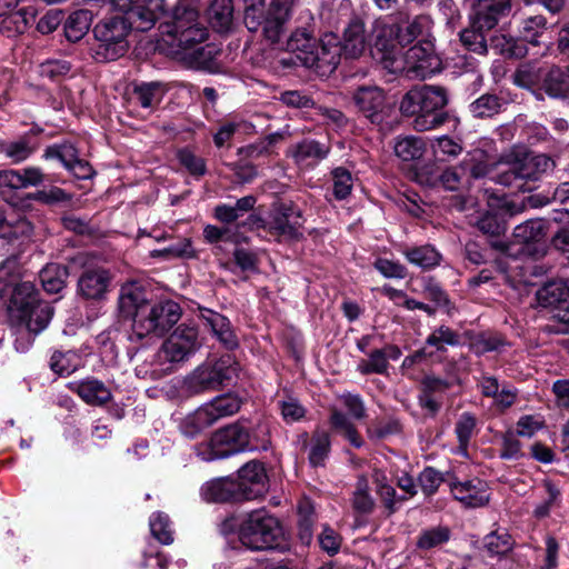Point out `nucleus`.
<instances>
[{
  "label": "nucleus",
  "instance_id": "obj_1",
  "mask_svg": "<svg viewBox=\"0 0 569 569\" xmlns=\"http://www.w3.org/2000/svg\"><path fill=\"white\" fill-rule=\"evenodd\" d=\"M9 321L16 335V349L26 351L36 336L43 331L49 325L53 308L39 299L34 284L30 281L18 283L10 299L8 308Z\"/></svg>",
  "mask_w": 569,
  "mask_h": 569
},
{
  "label": "nucleus",
  "instance_id": "obj_2",
  "mask_svg": "<svg viewBox=\"0 0 569 569\" xmlns=\"http://www.w3.org/2000/svg\"><path fill=\"white\" fill-rule=\"evenodd\" d=\"M194 8L179 6L173 11L172 22L167 24V33L174 52L198 64H206L214 53L213 46H200L208 38L207 29L198 21Z\"/></svg>",
  "mask_w": 569,
  "mask_h": 569
},
{
  "label": "nucleus",
  "instance_id": "obj_3",
  "mask_svg": "<svg viewBox=\"0 0 569 569\" xmlns=\"http://www.w3.org/2000/svg\"><path fill=\"white\" fill-rule=\"evenodd\" d=\"M448 92L439 86H417L402 97L399 110L406 117H413L417 131H429L441 127L448 113L441 110L448 104Z\"/></svg>",
  "mask_w": 569,
  "mask_h": 569
},
{
  "label": "nucleus",
  "instance_id": "obj_4",
  "mask_svg": "<svg viewBox=\"0 0 569 569\" xmlns=\"http://www.w3.org/2000/svg\"><path fill=\"white\" fill-rule=\"evenodd\" d=\"M503 159L509 168L498 174L497 181L521 192L532 191L536 182L556 167V161L551 157L523 149H512Z\"/></svg>",
  "mask_w": 569,
  "mask_h": 569
},
{
  "label": "nucleus",
  "instance_id": "obj_5",
  "mask_svg": "<svg viewBox=\"0 0 569 569\" xmlns=\"http://www.w3.org/2000/svg\"><path fill=\"white\" fill-rule=\"evenodd\" d=\"M270 447L268 429H217L207 443L206 460L221 459L249 449L267 450Z\"/></svg>",
  "mask_w": 569,
  "mask_h": 569
},
{
  "label": "nucleus",
  "instance_id": "obj_6",
  "mask_svg": "<svg viewBox=\"0 0 569 569\" xmlns=\"http://www.w3.org/2000/svg\"><path fill=\"white\" fill-rule=\"evenodd\" d=\"M239 540L251 550H268L279 546L283 536L279 520L266 509L249 512L239 525Z\"/></svg>",
  "mask_w": 569,
  "mask_h": 569
},
{
  "label": "nucleus",
  "instance_id": "obj_7",
  "mask_svg": "<svg viewBox=\"0 0 569 569\" xmlns=\"http://www.w3.org/2000/svg\"><path fill=\"white\" fill-rule=\"evenodd\" d=\"M442 60L436 52L431 40H422L410 47L388 63V70L392 73H403L411 80H425L440 72Z\"/></svg>",
  "mask_w": 569,
  "mask_h": 569
},
{
  "label": "nucleus",
  "instance_id": "obj_8",
  "mask_svg": "<svg viewBox=\"0 0 569 569\" xmlns=\"http://www.w3.org/2000/svg\"><path fill=\"white\" fill-rule=\"evenodd\" d=\"M238 372V365L230 357L198 366L183 380L188 395L218 391L226 387Z\"/></svg>",
  "mask_w": 569,
  "mask_h": 569
},
{
  "label": "nucleus",
  "instance_id": "obj_9",
  "mask_svg": "<svg viewBox=\"0 0 569 569\" xmlns=\"http://www.w3.org/2000/svg\"><path fill=\"white\" fill-rule=\"evenodd\" d=\"M180 318L181 308L177 302L160 301L149 306L146 312L138 313V318L132 323V333L139 339L150 335L160 337L169 331Z\"/></svg>",
  "mask_w": 569,
  "mask_h": 569
},
{
  "label": "nucleus",
  "instance_id": "obj_10",
  "mask_svg": "<svg viewBox=\"0 0 569 569\" xmlns=\"http://www.w3.org/2000/svg\"><path fill=\"white\" fill-rule=\"evenodd\" d=\"M134 29L132 22L124 17H113L100 21L93 28V33L99 42L97 54L107 60H116L122 57L128 48V34Z\"/></svg>",
  "mask_w": 569,
  "mask_h": 569
},
{
  "label": "nucleus",
  "instance_id": "obj_11",
  "mask_svg": "<svg viewBox=\"0 0 569 569\" xmlns=\"http://www.w3.org/2000/svg\"><path fill=\"white\" fill-rule=\"evenodd\" d=\"M200 347L198 330L193 326H178L162 343L158 358L160 361L177 363L187 360Z\"/></svg>",
  "mask_w": 569,
  "mask_h": 569
},
{
  "label": "nucleus",
  "instance_id": "obj_12",
  "mask_svg": "<svg viewBox=\"0 0 569 569\" xmlns=\"http://www.w3.org/2000/svg\"><path fill=\"white\" fill-rule=\"evenodd\" d=\"M139 31L150 30L164 13V0H110Z\"/></svg>",
  "mask_w": 569,
  "mask_h": 569
},
{
  "label": "nucleus",
  "instance_id": "obj_13",
  "mask_svg": "<svg viewBox=\"0 0 569 569\" xmlns=\"http://www.w3.org/2000/svg\"><path fill=\"white\" fill-rule=\"evenodd\" d=\"M309 54L303 56V66L313 69L320 76L336 70L341 57V44L335 33H326L312 46Z\"/></svg>",
  "mask_w": 569,
  "mask_h": 569
},
{
  "label": "nucleus",
  "instance_id": "obj_14",
  "mask_svg": "<svg viewBox=\"0 0 569 569\" xmlns=\"http://www.w3.org/2000/svg\"><path fill=\"white\" fill-rule=\"evenodd\" d=\"M239 409L240 400L236 396H220L189 415L186 427H207L234 415Z\"/></svg>",
  "mask_w": 569,
  "mask_h": 569
},
{
  "label": "nucleus",
  "instance_id": "obj_15",
  "mask_svg": "<svg viewBox=\"0 0 569 569\" xmlns=\"http://www.w3.org/2000/svg\"><path fill=\"white\" fill-rule=\"evenodd\" d=\"M243 501L262 498L269 490V478L264 463L251 460L237 472L236 478Z\"/></svg>",
  "mask_w": 569,
  "mask_h": 569
},
{
  "label": "nucleus",
  "instance_id": "obj_16",
  "mask_svg": "<svg viewBox=\"0 0 569 569\" xmlns=\"http://www.w3.org/2000/svg\"><path fill=\"white\" fill-rule=\"evenodd\" d=\"M301 210L291 203H281L273 210L268 231L271 234L297 239L301 236Z\"/></svg>",
  "mask_w": 569,
  "mask_h": 569
},
{
  "label": "nucleus",
  "instance_id": "obj_17",
  "mask_svg": "<svg viewBox=\"0 0 569 569\" xmlns=\"http://www.w3.org/2000/svg\"><path fill=\"white\" fill-rule=\"evenodd\" d=\"M449 486L455 499L466 507L479 508L489 502L488 486L479 478L450 482Z\"/></svg>",
  "mask_w": 569,
  "mask_h": 569
},
{
  "label": "nucleus",
  "instance_id": "obj_18",
  "mask_svg": "<svg viewBox=\"0 0 569 569\" xmlns=\"http://www.w3.org/2000/svg\"><path fill=\"white\" fill-rule=\"evenodd\" d=\"M201 493L208 502L238 503L243 501L239 485L233 477H222L208 481L202 487Z\"/></svg>",
  "mask_w": 569,
  "mask_h": 569
},
{
  "label": "nucleus",
  "instance_id": "obj_19",
  "mask_svg": "<svg viewBox=\"0 0 569 569\" xmlns=\"http://www.w3.org/2000/svg\"><path fill=\"white\" fill-rule=\"evenodd\" d=\"M353 100L359 110L372 123H380L383 119L385 110V94L378 87H362L359 88L355 94Z\"/></svg>",
  "mask_w": 569,
  "mask_h": 569
},
{
  "label": "nucleus",
  "instance_id": "obj_20",
  "mask_svg": "<svg viewBox=\"0 0 569 569\" xmlns=\"http://www.w3.org/2000/svg\"><path fill=\"white\" fill-rule=\"evenodd\" d=\"M118 305L122 316L131 317L132 321L149 307L146 291L137 282H127L121 287Z\"/></svg>",
  "mask_w": 569,
  "mask_h": 569
},
{
  "label": "nucleus",
  "instance_id": "obj_21",
  "mask_svg": "<svg viewBox=\"0 0 569 569\" xmlns=\"http://www.w3.org/2000/svg\"><path fill=\"white\" fill-rule=\"evenodd\" d=\"M200 318L210 328L213 336L227 348L238 347V339L229 319L211 309H201Z\"/></svg>",
  "mask_w": 569,
  "mask_h": 569
},
{
  "label": "nucleus",
  "instance_id": "obj_22",
  "mask_svg": "<svg viewBox=\"0 0 569 569\" xmlns=\"http://www.w3.org/2000/svg\"><path fill=\"white\" fill-rule=\"evenodd\" d=\"M510 10V0H477L475 4L476 26L491 30L500 16Z\"/></svg>",
  "mask_w": 569,
  "mask_h": 569
},
{
  "label": "nucleus",
  "instance_id": "obj_23",
  "mask_svg": "<svg viewBox=\"0 0 569 569\" xmlns=\"http://www.w3.org/2000/svg\"><path fill=\"white\" fill-rule=\"evenodd\" d=\"M68 388L90 406H102L111 399V391L103 382L97 379H88L81 382H69Z\"/></svg>",
  "mask_w": 569,
  "mask_h": 569
},
{
  "label": "nucleus",
  "instance_id": "obj_24",
  "mask_svg": "<svg viewBox=\"0 0 569 569\" xmlns=\"http://www.w3.org/2000/svg\"><path fill=\"white\" fill-rule=\"evenodd\" d=\"M109 281V273L104 269L87 270L78 281V289L87 299H100L107 292Z\"/></svg>",
  "mask_w": 569,
  "mask_h": 569
},
{
  "label": "nucleus",
  "instance_id": "obj_25",
  "mask_svg": "<svg viewBox=\"0 0 569 569\" xmlns=\"http://www.w3.org/2000/svg\"><path fill=\"white\" fill-rule=\"evenodd\" d=\"M366 48L367 37L365 23L360 19H353L345 30L341 53L343 52L346 57L353 59L360 57Z\"/></svg>",
  "mask_w": 569,
  "mask_h": 569
},
{
  "label": "nucleus",
  "instance_id": "obj_26",
  "mask_svg": "<svg viewBox=\"0 0 569 569\" xmlns=\"http://www.w3.org/2000/svg\"><path fill=\"white\" fill-rule=\"evenodd\" d=\"M330 147L313 139H303L291 148V156L297 163L321 161L327 158Z\"/></svg>",
  "mask_w": 569,
  "mask_h": 569
},
{
  "label": "nucleus",
  "instance_id": "obj_27",
  "mask_svg": "<svg viewBox=\"0 0 569 569\" xmlns=\"http://www.w3.org/2000/svg\"><path fill=\"white\" fill-rule=\"evenodd\" d=\"M401 252L409 263L425 270L440 264L441 254L430 244L406 247Z\"/></svg>",
  "mask_w": 569,
  "mask_h": 569
},
{
  "label": "nucleus",
  "instance_id": "obj_28",
  "mask_svg": "<svg viewBox=\"0 0 569 569\" xmlns=\"http://www.w3.org/2000/svg\"><path fill=\"white\" fill-rule=\"evenodd\" d=\"M289 18L286 12L270 8L268 13H262L260 28L262 36L270 43H278L284 32V24Z\"/></svg>",
  "mask_w": 569,
  "mask_h": 569
},
{
  "label": "nucleus",
  "instance_id": "obj_29",
  "mask_svg": "<svg viewBox=\"0 0 569 569\" xmlns=\"http://www.w3.org/2000/svg\"><path fill=\"white\" fill-rule=\"evenodd\" d=\"M208 18L213 29L219 32L228 31L233 21L232 0H212L208 9Z\"/></svg>",
  "mask_w": 569,
  "mask_h": 569
},
{
  "label": "nucleus",
  "instance_id": "obj_30",
  "mask_svg": "<svg viewBox=\"0 0 569 569\" xmlns=\"http://www.w3.org/2000/svg\"><path fill=\"white\" fill-rule=\"evenodd\" d=\"M92 22V14L89 10H77L72 12L64 22V34L71 42L81 40Z\"/></svg>",
  "mask_w": 569,
  "mask_h": 569
},
{
  "label": "nucleus",
  "instance_id": "obj_31",
  "mask_svg": "<svg viewBox=\"0 0 569 569\" xmlns=\"http://www.w3.org/2000/svg\"><path fill=\"white\" fill-rule=\"evenodd\" d=\"M507 104V101L495 93H485L469 106V111L475 118H491L498 114Z\"/></svg>",
  "mask_w": 569,
  "mask_h": 569
},
{
  "label": "nucleus",
  "instance_id": "obj_32",
  "mask_svg": "<svg viewBox=\"0 0 569 569\" xmlns=\"http://www.w3.org/2000/svg\"><path fill=\"white\" fill-rule=\"evenodd\" d=\"M393 150L401 160L413 161L422 158L426 152V143L422 138L416 136L398 137Z\"/></svg>",
  "mask_w": 569,
  "mask_h": 569
},
{
  "label": "nucleus",
  "instance_id": "obj_33",
  "mask_svg": "<svg viewBox=\"0 0 569 569\" xmlns=\"http://www.w3.org/2000/svg\"><path fill=\"white\" fill-rule=\"evenodd\" d=\"M393 34L392 28L383 27L380 33L377 36L375 46H373V56L380 60L383 68L388 70V63L395 59L400 58V52L397 49V46L393 40L387 39V36L391 37Z\"/></svg>",
  "mask_w": 569,
  "mask_h": 569
},
{
  "label": "nucleus",
  "instance_id": "obj_34",
  "mask_svg": "<svg viewBox=\"0 0 569 569\" xmlns=\"http://www.w3.org/2000/svg\"><path fill=\"white\" fill-rule=\"evenodd\" d=\"M40 281L43 289L49 293L60 292L68 278V270L64 266L49 263L40 271Z\"/></svg>",
  "mask_w": 569,
  "mask_h": 569
},
{
  "label": "nucleus",
  "instance_id": "obj_35",
  "mask_svg": "<svg viewBox=\"0 0 569 569\" xmlns=\"http://www.w3.org/2000/svg\"><path fill=\"white\" fill-rule=\"evenodd\" d=\"M256 198L253 196H246L237 200L234 206L219 204L214 209V217L224 223H231L246 212L253 209Z\"/></svg>",
  "mask_w": 569,
  "mask_h": 569
},
{
  "label": "nucleus",
  "instance_id": "obj_36",
  "mask_svg": "<svg viewBox=\"0 0 569 569\" xmlns=\"http://www.w3.org/2000/svg\"><path fill=\"white\" fill-rule=\"evenodd\" d=\"M513 546L515 541L506 530L492 531L483 540V549L489 557H505L513 549Z\"/></svg>",
  "mask_w": 569,
  "mask_h": 569
},
{
  "label": "nucleus",
  "instance_id": "obj_37",
  "mask_svg": "<svg viewBox=\"0 0 569 569\" xmlns=\"http://www.w3.org/2000/svg\"><path fill=\"white\" fill-rule=\"evenodd\" d=\"M164 92L163 83L158 81L143 82L133 89V96L142 108H152L159 104Z\"/></svg>",
  "mask_w": 569,
  "mask_h": 569
},
{
  "label": "nucleus",
  "instance_id": "obj_38",
  "mask_svg": "<svg viewBox=\"0 0 569 569\" xmlns=\"http://www.w3.org/2000/svg\"><path fill=\"white\" fill-rule=\"evenodd\" d=\"M315 42L311 31L307 28H298L287 40V50L296 53L297 59L303 64V56L310 53Z\"/></svg>",
  "mask_w": 569,
  "mask_h": 569
},
{
  "label": "nucleus",
  "instance_id": "obj_39",
  "mask_svg": "<svg viewBox=\"0 0 569 569\" xmlns=\"http://www.w3.org/2000/svg\"><path fill=\"white\" fill-rule=\"evenodd\" d=\"M520 436L532 437L533 429L508 430L502 435L500 457L502 459H518L522 456Z\"/></svg>",
  "mask_w": 569,
  "mask_h": 569
},
{
  "label": "nucleus",
  "instance_id": "obj_40",
  "mask_svg": "<svg viewBox=\"0 0 569 569\" xmlns=\"http://www.w3.org/2000/svg\"><path fill=\"white\" fill-rule=\"evenodd\" d=\"M34 146L31 144V140L27 137L0 143V151L14 163L24 161L34 152Z\"/></svg>",
  "mask_w": 569,
  "mask_h": 569
},
{
  "label": "nucleus",
  "instance_id": "obj_41",
  "mask_svg": "<svg viewBox=\"0 0 569 569\" xmlns=\"http://www.w3.org/2000/svg\"><path fill=\"white\" fill-rule=\"evenodd\" d=\"M80 366L81 359L73 351H54L50 358V369L59 376H69Z\"/></svg>",
  "mask_w": 569,
  "mask_h": 569
},
{
  "label": "nucleus",
  "instance_id": "obj_42",
  "mask_svg": "<svg viewBox=\"0 0 569 569\" xmlns=\"http://www.w3.org/2000/svg\"><path fill=\"white\" fill-rule=\"evenodd\" d=\"M459 345V333L448 326H439L426 339V346L435 348L437 351H446L447 347Z\"/></svg>",
  "mask_w": 569,
  "mask_h": 569
},
{
  "label": "nucleus",
  "instance_id": "obj_43",
  "mask_svg": "<svg viewBox=\"0 0 569 569\" xmlns=\"http://www.w3.org/2000/svg\"><path fill=\"white\" fill-rule=\"evenodd\" d=\"M539 298L549 306L566 302L569 299V281L557 279L548 282L539 291Z\"/></svg>",
  "mask_w": 569,
  "mask_h": 569
},
{
  "label": "nucleus",
  "instance_id": "obj_44",
  "mask_svg": "<svg viewBox=\"0 0 569 569\" xmlns=\"http://www.w3.org/2000/svg\"><path fill=\"white\" fill-rule=\"evenodd\" d=\"M298 535L301 542L306 546L312 540V527L315 523L313 507L309 501H302L298 507Z\"/></svg>",
  "mask_w": 569,
  "mask_h": 569
},
{
  "label": "nucleus",
  "instance_id": "obj_45",
  "mask_svg": "<svg viewBox=\"0 0 569 569\" xmlns=\"http://www.w3.org/2000/svg\"><path fill=\"white\" fill-rule=\"evenodd\" d=\"M431 19L429 16L419 14L417 16L405 29H398L397 39L398 43L407 44L413 41L416 38L421 36L425 31L431 27Z\"/></svg>",
  "mask_w": 569,
  "mask_h": 569
},
{
  "label": "nucleus",
  "instance_id": "obj_46",
  "mask_svg": "<svg viewBox=\"0 0 569 569\" xmlns=\"http://www.w3.org/2000/svg\"><path fill=\"white\" fill-rule=\"evenodd\" d=\"M312 445L309 452V461L313 467L323 466L330 451V439L328 432L316 431L312 436Z\"/></svg>",
  "mask_w": 569,
  "mask_h": 569
},
{
  "label": "nucleus",
  "instance_id": "obj_47",
  "mask_svg": "<svg viewBox=\"0 0 569 569\" xmlns=\"http://www.w3.org/2000/svg\"><path fill=\"white\" fill-rule=\"evenodd\" d=\"M450 539V530L438 526L422 531L417 540L419 549L429 550L446 543Z\"/></svg>",
  "mask_w": 569,
  "mask_h": 569
},
{
  "label": "nucleus",
  "instance_id": "obj_48",
  "mask_svg": "<svg viewBox=\"0 0 569 569\" xmlns=\"http://www.w3.org/2000/svg\"><path fill=\"white\" fill-rule=\"evenodd\" d=\"M485 29H479L476 26V19L473 20L472 28L465 29L460 32V40L462 44L472 52L478 54L487 53L486 38L482 33Z\"/></svg>",
  "mask_w": 569,
  "mask_h": 569
},
{
  "label": "nucleus",
  "instance_id": "obj_49",
  "mask_svg": "<svg viewBox=\"0 0 569 569\" xmlns=\"http://www.w3.org/2000/svg\"><path fill=\"white\" fill-rule=\"evenodd\" d=\"M150 530L152 536L162 545L173 542L172 530L170 528V519L162 512H157L150 518Z\"/></svg>",
  "mask_w": 569,
  "mask_h": 569
},
{
  "label": "nucleus",
  "instance_id": "obj_50",
  "mask_svg": "<svg viewBox=\"0 0 569 569\" xmlns=\"http://www.w3.org/2000/svg\"><path fill=\"white\" fill-rule=\"evenodd\" d=\"M375 500L368 491V482L361 478L357 483V489L353 492L352 507L356 512L368 515L375 509Z\"/></svg>",
  "mask_w": 569,
  "mask_h": 569
},
{
  "label": "nucleus",
  "instance_id": "obj_51",
  "mask_svg": "<svg viewBox=\"0 0 569 569\" xmlns=\"http://www.w3.org/2000/svg\"><path fill=\"white\" fill-rule=\"evenodd\" d=\"M542 234L543 226L540 220H528L518 224L513 230V237L520 243L537 241Z\"/></svg>",
  "mask_w": 569,
  "mask_h": 569
},
{
  "label": "nucleus",
  "instance_id": "obj_52",
  "mask_svg": "<svg viewBox=\"0 0 569 569\" xmlns=\"http://www.w3.org/2000/svg\"><path fill=\"white\" fill-rule=\"evenodd\" d=\"M244 24L250 32L260 29L262 13L264 12V0H243Z\"/></svg>",
  "mask_w": 569,
  "mask_h": 569
},
{
  "label": "nucleus",
  "instance_id": "obj_53",
  "mask_svg": "<svg viewBox=\"0 0 569 569\" xmlns=\"http://www.w3.org/2000/svg\"><path fill=\"white\" fill-rule=\"evenodd\" d=\"M388 368L387 353L382 349H376L369 353V359L358 365L362 375L383 373Z\"/></svg>",
  "mask_w": 569,
  "mask_h": 569
},
{
  "label": "nucleus",
  "instance_id": "obj_54",
  "mask_svg": "<svg viewBox=\"0 0 569 569\" xmlns=\"http://www.w3.org/2000/svg\"><path fill=\"white\" fill-rule=\"evenodd\" d=\"M332 181L336 199H346L350 194L353 186L351 173L345 168H336L332 171Z\"/></svg>",
  "mask_w": 569,
  "mask_h": 569
},
{
  "label": "nucleus",
  "instance_id": "obj_55",
  "mask_svg": "<svg viewBox=\"0 0 569 569\" xmlns=\"http://www.w3.org/2000/svg\"><path fill=\"white\" fill-rule=\"evenodd\" d=\"M422 292L426 298L435 302L437 307H446L449 298L440 283L433 277H423L421 279Z\"/></svg>",
  "mask_w": 569,
  "mask_h": 569
},
{
  "label": "nucleus",
  "instance_id": "obj_56",
  "mask_svg": "<svg viewBox=\"0 0 569 569\" xmlns=\"http://www.w3.org/2000/svg\"><path fill=\"white\" fill-rule=\"evenodd\" d=\"M421 490L425 495H433L443 482L442 475L432 467L425 468L418 478Z\"/></svg>",
  "mask_w": 569,
  "mask_h": 569
},
{
  "label": "nucleus",
  "instance_id": "obj_57",
  "mask_svg": "<svg viewBox=\"0 0 569 569\" xmlns=\"http://www.w3.org/2000/svg\"><path fill=\"white\" fill-rule=\"evenodd\" d=\"M546 19L541 16L529 17L522 22L521 38L532 44H537V37L545 29Z\"/></svg>",
  "mask_w": 569,
  "mask_h": 569
},
{
  "label": "nucleus",
  "instance_id": "obj_58",
  "mask_svg": "<svg viewBox=\"0 0 569 569\" xmlns=\"http://www.w3.org/2000/svg\"><path fill=\"white\" fill-rule=\"evenodd\" d=\"M375 268L385 278L403 279L407 276V269L398 261L379 258L375 261Z\"/></svg>",
  "mask_w": 569,
  "mask_h": 569
},
{
  "label": "nucleus",
  "instance_id": "obj_59",
  "mask_svg": "<svg viewBox=\"0 0 569 569\" xmlns=\"http://www.w3.org/2000/svg\"><path fill=\"white\" fill-rule=\"evenodd\" d=\"M180 163L194 176H203L206 173V162L202 158L197 157L189 150H180L178 152Z\"/></svg>",
  "mask_w": 569,
  "mask_h": 569
},
{
  "label": "nucleus",
  "instance_id": "obj_60",
  "mask_svg": "<svg viewBox=\"0 0 569 569\" xmlns=\"http://www.w3.org/2000/svg\"><path fill=\"white\" fill-rule=\"evenodd\" d=\"M501 345L502 341L500 338L481 335L471 341L470 349L473 353L480 356L490 351L498 350Z\"/></svg>",
  "mask_w": 569,
  "mask_h": 569
},
{
  "label": "nucleus",
  "instance_id": "obj_61",
  "mask_svg": "<svg viewBox=\"0 0 569 569\" xmlns=\"http://www.w3.org/2000/svg\"><path fill=\"white\" fill-rule=\"evenodd\" d=\"M243 126L241 121H227L220 124L218 131L213 134V142L217 148L224 147Z\"/></svg>",
  "mask_w": 569,
  "mask_h": 569
},
{
  "label": "nucleus",
  "instance_id": "obj_62",
  "mask_svg": "<svg viewBox=\"0 0 569 569\" xmlns=\"http://www.w3.org/2000/svg\"><path fill=\"white\" fill-rule=\"evenodd\" d=\"M435 152L448 158H456L462 152V147L448 136L439 137L433 144Z\"/></svg>",
  "mask_w": 569,
  "mask_h": 569
},
{
  "label": "nucleus",
  "instance_id": "obj_63",
  "mask_svg": "<svg viewBox=\"0 0 569 569\" xmlns=\"http://www.w3.org/2000/svg\"><path fill=\"white\" fill-rule=\"evenodd\" d=\"M318 540L322 550L328 553L335 555L339 551L341 537L333 529L325 527Z\"/></svg>",
  "mask_w": 569,
  "mask_h": 569
},
{
  "label": "nucleus",
  "instance_id": "obj_64",
  "mask_svg": "<svg viewBox=\"0 0 569 569\" xmlns=\"http://www.w3.org/2000/svg\"><path fill=\"white\" fill-rule=\"evenodd\" d=\"M560 221L563 224L552 237V243L558 250L566 252L569 251V212L561 213Z\"/></svg>",
  "mask_w": 569,
  "mask_h": 569
}]
</instances>
